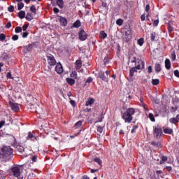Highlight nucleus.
<instances>
[{"label":"nucleus","instance_id":"f257e3e1","mask_svg":"<svg viewBox=\"0 0 179 179\" xmlns=\"http://www.w3.org/2000/svg\"><path fill=\"white\" fill-rule=\"evenodd\" d=\"M134 115H135V108H128L124 112H122V118L127 124L132 122Z\"/></svg>","mask_w":179,"mask_h":179},{"label":"nucleus","instance_id":"f03ea898","mask_svg":"<svg viewBox=\"0 0 179 179\" xmlns=\"http://www.w3.org/2000/svg\"><path fill=\"white\" fill-rule=\"evenodd\" d=\"M13 155V149L10 146H4L0 150V159L3 161H7L8 157H10Z\"/></svg>","mask_w":179,"mask_h":179},{"label":"nucleus","instance_id":"7ed1b4c3","mask_svg":"<svg viewBox=\"0 0 179 179\" xmlns=\"http://www.w3.org/2000/svg\"><path fill=\"white\" fill-rule=\"evenodd\" d=\"M10 176H13L17 179H20L21 172H20V166L17 165H14L10 169Z\"/></svg>","mask_w":179,"mask_h":179},{"label":"nucleus","instance_id":"20e7f679","mask_svg":"<svg viewBox=\"0 0 179 179\" xmlns=\"http://www.w3.org/2000/svg\"><path fill=\"white\" fill-rule=\"evenodd\" d=\"M46 59L48 64V68L50 71H51V69H52V66H55V65H57V60L55 59L54 55L50 53L46 55Z\"/></svg>","mask_w":179,"mask_h":179},{"label":"nucleus","instance_id":"39448f33","mask_svg":"<svg viewBox=\"0 0 179 179\" xmlns=\"http://www.w3.org/2000/svg\"><path fill=\"white\" fill-rule=\"evenodd\" d=\"M124 41L128 43L132 38V33L131 29H126L122 34Z\"/></svg>","mask_w":179,"mask_h":179},{"label":"nucleus","instance_id":"423d86ee","mask_svg":"<svg viewBox=\"0 0 179 179\" xmlns=\"http://www.w3.org/2000/svg\"><path fill=\"white\" fill-rule=\"evenodd\" d=\"M154 134H156V138L159 139L162 135H163V129L160 127L159 125L154 127Z\"/></svg>","mask_w":179,"mask_h":179},{"label":"nucleus","instance_id":"0eeeda50","mask_svg":"<svg viewBox=\"0 0 179 179\" xmlns=\"http://www.w3.org/2000/svg\"><path fill=\"white\" fill-rule=\"evenodd\" d=\"M78 37H79V39H80L81 41H85V40H87L88 35H87V34L86 33V31H85V30L82 29V30L78 33Z\"/></svg>","mask_w":179,"mask_h":179},{"label":"nucleus","instance_id":"6e6552de","mask_svg":"<svg viewBox=\"0 0 179 179\" xmlns=\"http://www.w3.org/2000/svg\"><path fill=\"white\" fill-rule=\"evenodd\" d=\"M9 106L11 110H13V111H15V113H17V111L20 110V108H19V104L13 103L12 101H9Z\"/></svg>","mask_w":179,"mask_h":179},{"label":"nucleus","instance_id":"1a4fd4ad","mask_svg":"<svg viewBox=\"0 0 179 179\" xmlns=\"http://www.w3.org/2000/svg\"><path fill=\"white\" fill-rule=\"evenodd\" d=\"M98 78L103 82H108V76H106L104 71H99L98 73Z\"/></svg>","mask_w":179,"mask_h":179},{"label":"nucleus","instance_id":"9d476101","mask_svg":"<svg viewBox=\"0 0 179 179\" xmlns=\"http://www.w3.org/2000/svg\"><path fill=\"white\" fill-rule=\"evenodd\" d=\"M55 71L59 75H61L62 72H64V69L62 68V64L61 63H57L56 66H55Z\"/></svg>","mask_w":179,"mask_h":179},{"label":"nucleus","instance_id":"9b49d317","mask_svg":"<svg viewBox=\"0 0 179 179\" xmlns=\"http://www.w3.org/2000/svg\"><path fill=\"white\" fill-rule=\"evenodd\" d=\"M138 64H139L134 67L136 68V71H138V69H143V68H145V62L140 60L138 61Z\"/></svg>","mask_w":179,"mask_h":179},{"label":"nucleus","instance_id":"f8f14e48","mask_svg":"<svg viewBox=\"0 0 179 179\" xmlns=\"http://www.w3.org/2000/svg\"><path fill=\"white\" fill-rule=\"evenodd\" d=\"M80 26H82V23L80 22V20H77L71 27V29H79Z\"/></svg>","mask_w":179,"mask_h":179},{"label":"nucleus","instance_id":"ddd939ff","mask_svg":"<svg viewBox=\"0 0 179 179\" xmlns=\"http://www.w3.org/2000/svg\"><path fill=\"white\" fill-rule=\"evenodd\" d=\"M59 22L61 26H66V24H68V20H66L64 17H60Z\"/></svg>","mask_w":179,"mask_h":179},{"label":"nucleus","instance_id":"4468645a","mask_svg":"<svg viewBox=\"0 0 179 179\" xmlns=\"http://www.w3.org/2000/svg\"><path fill=\"white\" fill-rule=\"evenodd\" d=\"M165 68L168 71L171 69V62H170V59H166L165 60Z\"/></svg>","mask_w":179,"mask_h":179},{"label":"nucleus","instance_id":"2eb2a0df","mask_svg":"<svg viewBox=\"0 0 179 179\" xmlns=\"http://www.w3.org/2000/svg\"><path fill=\"white\" fill-rule=\"evenodd\" d=\"M15 149L17 152H20V153H24V147L22 145H17L15 146Z\"/></svg>","mask_w":179,"mask_h":179},{"label":"nucleus","instance_id":"dca6fc26","mask_svg":"<svg viewBox=\"0 0 179 179\" xmlns=\"http://www.w3.org/2000/svg\"><path fill=\"white\" fill-rule=\"evenodd\" d=\"M96 101L95 99L93 98H89L88 100L86 101L85 106H92V104H94V102Z\"/></svg>","mask_w":179,"mask_h":179},{"label":"nucleus","instance_id":"f3484780","mask_svg":"<svg viewBox=\"0 0 179 179\" xmlns=\"http://www.w3.org/2000/svg\"><path fill=\"white\" fill-rule=\"evenodd\" d=\"M164 133L168 135H171L173 134V129L170 127L164 128Z\"/></svg>","mask_w":179,"mask_h":179},{"label":"nucleus","instance_id":"a211bd4d","mask_svg":"<svg viewBox=\"0 0 179 179\" xmlns=\"http://www.w3.org/2000/svg\"><path fill=\"white\" fill-rule=\"evenodd\" d=\"M82 68V61L80 59H78L76 62V69L79 70Z\"/></svg>","mask_w":179,"mask_h":179},{"label":"nucleus","instance_id":"6ab92c4d","mask_svg":"<svg viewBox=\"0 0 179 179\" xmlns=\"http://www.w3.org/2000/svg\"><path fill=\"white\" fill-rule=\"evenodd\" d=\"M66 83L70 85V86H73L75 85V79L71 78H67L66 79Z\"/></svg>","mask_w":179,"mask_h":179},{"label":"nucleus","instance_id":"aec40b11","mask_svg":"<svg viewBox=\"0 0 179 179\" xmlns=\"http://www.w3.org/2000/svg\"><path fill=\"white\" fill-rule=\"evenodd\" d=\"M34 47H36V43H32L29 45L26 46V48L27 51L31 52L33 50V48H34Z\"/></svg>","mask_w":179,"mask_h":179},{"label":"nucleus","instance_id":"412c9836","mask_svg":"<svg viewBox=\"0 0 179 179\" xmlns=\"http://www.w3.org/2000/svg\"><path fill=\"white\" fill-rule=\"evenodd\" d=\"M135 72H138V70H136V68L133 67L129 69L130 78H134V75Z\"/></svg>","mask_w":179,"mask_h":179},{"label":"nucleus","instance_id":"4be33fe9","mask_svg":"<svg viewBox=\"0 0 179 179\" xmlns=\"http://www.w3.org/2000/svg\"><path fill=\"white\" fill-rule=\"evenodd\" d=\"M167 156L161 157V160L159 162H157V164H164L165 162H167Z\"/></svg>","mask_w":179,"mask_h":179},{"label":"nucleus","instance_id":"5701e85b","mask_svg":"<svg viewBox=\"0 0 179 179\" xmlns=\"http://www.w3.org/2000/svg\"><path fill=\"white\" fill-rule=\"evenodd\" d=\"M25 19H27L28 22H31V20H33V14L31 13H27Z\"/></svg>","mask_w":179,"mask_h":179},{"label":"nucleus","instance_id":"b1692460","mask_svg":"<svg viewBox=\"0 0 179 179\" xmlns=\"http://www.w3.org/2000/svg\"><path fill=\"white\" fill-rule=\"evenodd\" d=\"M26 17V12L21 10L18 13V17H20V19H24V17Z\"/></svg>","mask_w":179,"mask_h":179},{"label":"nucleus","instance_id":"393cba45","mask_svg":"<svg viewBox=\"0 0 179 179\" xmlns=\"http://www.w3.org/2000/svg\"><path fill=\"white\" fill-rule=\"evenodd\" d=\"M57 5L60 9H62L64 8V0H57Z\"/></svg>","mask_w":179,"mask_h":179},{"label":"nucleus","instance_id":"a878e982","mask_svg":"<svg viewBox=\"0 0 179 179\" xmlns=\"http://www.w3.org/2000/svg\"><path fill=\"white\" fill-rule=\"evenodd\" d=\"M155 71L157 72V73H159V72H161L162 71V66L160 65V64H156L155 66Z\"/></svg>","mask_w":179,"mask_h":179},{"label":"nucleus","instance_id":"bb28decb","mask_svg":"<svg viewBox=\"0 0 179 179\" xmlns=\"http://www.w3.org/2000/svg\"><path fill=\"white\" fill-rule=\"evenodd\" d=\"M103 63H104V65H107L108 64H110V57H108V55H106V57H104Z\"/></svg>","mask_w":179,"mask_h":179},{"label":"nucleus","instance_id":"cd10ccee","mask_svg":"<svg viewBox=\"0 0 179 179\" xmlns=\"http://www.w3.org/2000/svg\"><path fill=\"white\" fill-rule=\"evenodd\" d=\"M100 38L104 40V38H107V34L104 32V31H100Z\"/></svg>","mask_w":179,"mask_h":179},{"label":"nucleus","instance_id":"c85d7f7f","mask_svg":"<svg viewBox=\"0 0 179 179\" xmlns=\"http://www.w3.org/2000/svg\"><path fill=\"white\" fill-rule=\"evenodd\" d=\"M160 83V80L159 79H152V84L154 86H157V85H159Z\"/></svg>","mask_w":179,"mask_h":179},{"label":"nucleus","instance_id":"c756f323","mask_svg":"<svg viewBox=\"0 0 179 179\" xmlns=\"http://www.w3.org/2000/svg\"><path fill=\"white\" fill-rule=\"evenodd\" d=\"M148 118L152 121V122H155L156 119L155 118V115H153V113H149Z\"/></svg>","mask_w":179,"mask_h":179},{"label":"nucleus","instance_id":"7c9ffc66","mask_svg":"<svg viewBox=\"0 0 179 179\" xmlns=\"http://www.w3.org/2000/svg\"><path fill=\"white\" fill-rule=\"evenodd\" d=\"M138 45L142 47L143 45V43H145V39L143 38H141L137 41Z\"/></svg>","mask_w":179,"mask_h":179},{"label":"nucleus","instance_id":"2f4dec72","mask_svg":"<svg viewBox=\"0 0 179 179\" xmlns=\"http://www.w3.org/2000/svg\"><path fill=\"white\" fill-rule=\"evenodd\" d=\"M124 20L121 18L116 20V24H117V26H122Z\"/></svg>","mask_w":179,"mask_h":179},{"label":"nucleus","instance_id":"473e14b6","mask_svg":"<svg viewBox=\"0 0 179 179\" xmlns=\"http://www.w3.org/2000/svg\"><path fill=\"white\" fill-rule=\"evenodd\" d=\"M33 138H34V135H33V133H31V131H29L28 133V136H27V139H31V141H33Z\"/></svg>","mask_w":179,"mask_h":179},{"label":"nucleus","instance_id":"72a5a7b5","mask_svg":"<svg viewBox=\"0 0 179 179\" xmlns=\"http://www.w3.org/2000/svg\"><path fill=\"white\" fill-rule=\"evenodd\" d=\"M179 120H177V119L176 117H171L169 120V122H171V124H177Z\"/></svg>","mask_w":179,"mask_h":179},{"label":"nucleus","instance_id":"f704fd0d","mask_svg":"<svg viewBox=\"0 0 179 179\" xmlns=\"http://www.w3.org/2000/svg\"><path fill=\"white\" fill-rule=\"evenodd\" d=\"M17 6L18 10H22V9H23V8L24 7V3H23V2H20L17 3Z\"/></svg>","mask_w":179,"mask_h":179},{"label":"nucleus","instance_id":"c9c22d12","mask_svg":"<svg viewBox=\"0 0 179 179\" xmlns=\"http://www.w3.org/2000/svg\"><path fill=\"white\" fill-rule=\"evenodd\" d=\"M94 162H95V163H97L99 166H101V164H103V162L101 161V159H100V158H95L94 159Z\"/></svg>","mask_w":179,"mask_h":179},{"label":"nucleus","instance_id":"e433bc0d","mask_svg":"<svg viewBox=\"0 0 179 179\" xmlns=\"http://www.w3.org/2000/svg\"><path fill=\"white\" fill-rule=\"evenodd\" d=\"M71 78H73L74 79H78V73H76V71H73L71 73Z\"/></svg>","mask_w":179,"mask_h":179},{"label":"nucleus","instance_id":"4c0bfd02","mask_svg":"<svg viewBox=\"0 0 179 179\" xmlns=\"http://www.w3.org/2000/svg\"><path fill=\"white\" fill-rule=\"evenodd\" d=\"M138 128H139V126L138 125L133 126V129L131 131V134H135V132H136V129H138Z\"/></svg>","mask_w":179,"mask_h":179},{"label":"nucleus","instance_id":"58836bf2","mask_svg":"<svg viewBox=\"0 0 179 179\" xmlns=\"http://www.w3.org/2000/svg\"><path fill=\"white\" fill-rule=\"evenodd\" d=\"M30 10L32 13H36L37 12V9H36V6L33 5L30 7Z\"/></svg>","mask_w":179,"mask_h":179},{"label":"nucleus","instance_id":"ea45409f","mask_svg":"<svg viewBox=\"0 0 179 179\" xmlns=\"http://www.w3.org/2000/svg\"><path fill=\"white\" fill-rule=\"evenodd\" d=\"M155 38H156V32H152V33L150 34V39H151V41H155Z\"/></svg>","mask_w":179,"mask_h":179},{"label":"nucleus","instance_id":"a19ab883","mask_svg":"<svg viewBox=\"0 0 179 179\" xmlns=\"http://www.w3.org/2000/svg\"><path fill=\"white\" fill-rule=\"evenodd\" d=\"M82 122H82L81 120L77 122L75 124L74 127H75L76 128H79V127H82Z\"/></svg>","mask_w":179,"mask_h":179},{"label":"nucleus","instance_id":"79ce46f5","mask_svg":"<svg viewBox=\"0 0 179 179\" xmlns=\"http://www.w3.org/2000/svg\"><path fill=\"white\" fill-rule=\"evenodd\" d=\"M96 129H97V132H99V134H103V127L97 126Z\"/></svg>","mask_w":179,"mask_h":179},{"label":"nucleus","instance_id":"37998d69","mask_svg":"<svg viewBox=\"0 0 179 179\" xmlns=\"http://www.w3.org/2000/svg\"><path fill=\"white\" fill-rule=\"evenodd\" d=\"M5 38H6V36H5V34H1L0 41H5Z\"/></svg>","mask_w":179,"mask_h":179},{"label":"nucleus","instance_id":"c03bdc74","mask_svg":"<svg viewBox=\"0 0 179 179\" xmlns=\"http://www.w3.org/2000/svg\"><path fill=\"white\" fill-rule=\"evenodd\" d=\"M15 33H22V27H17L15 29Z\"/></svg>","mask_w":179,"mask_h":179},{"label":"nucleus","instance_id":"a18cd8bd","mask_svg":"<svg viewBox=\"0 0 179 179\" xmlns=\"http://www.w3.org/2000/svg\"><path fill=\"white\" fill-rule=\"evenodd\" d=\"M173 31V27H171V24L169 22L168 31L169 33H171Z\"/></svg>","mask_w":179,"mask_h":179},{"label":"nucleus","instance_id":"49530a36","mask_svg":"<svg viewBox=\"0 0 179 179\" xmlns=\"http://www.w3.org/2000/svg\"><path fill=\"white\" fill-rule=\"evenodd\" d=\"M101 6H102V8H105L106 9V10H108V6L107 5V3L106 2L103 1Z\"/></svg>","mask_w":179,"mask_h":179},{"label":"nucleus","instance_id":"de8ad7c7","mask_svg":"<svg viewBox=\"0 0 179 179\" xmlns=\"http://www.w3.org/2000/svg\"><path fill=\"white\" fill-rule=\"evenodd\" d=\"M8 12H14L15 10V7L13 6H10L8 8Z\"/></svg>","mask_w":179,"mask_h":179},{"label":"nucleus","instance_id":"09e8293b","mask_svg":"<svg viewBox=\"0 0 179 179\" xmlns=\"http://www.w3.org/2000/svg\"><path fill=\"white\" fill-rule=\"evenodd\" d=\"M176 52H172V53H171V59H172V61H176Z\"/></svg>","mask_w":179,"mask_h":179},{"label":"nucleus","instance_id":"8fccbe9b","mask_svg":"<svg viewBox=\"0 0 179 179\" xmlns=\"http://www.w3.org/2000/svg\"><path fill=\"white\" fill-rule=\"evenodd\" d=\"M12 40H13V41H16L19 40V36H17V35H13V36H12Z\"/></svg>","mask_w":179,"mask_h":179},{"label":"nucleus","instance_id":"3c124183","mask_svg":"<svg viewBox=\"0 0 179 179\" xmlns=\"http://www.w3.org/2000/svg\"><path fill=\"white\" fill-rule=\"evenodd\" d=\"M150 10V5L148 3L145 6V12H147V13H149Z\"/></svg>","mask_w":179,"mask_h":179},{"label":"nucleus","instance_id":"603ef678","mask_svg":"<svg viewBox=\"0 0 179 179\" xmlns=\"http://www.w3.org/2000/svg\"><path fill=\"white\" fill-rule=\"evenodd\" d=\"M103 119H104V116H103V115H101V116L98 117V121H96V122H101Z\"/></svg>","mask_w":179,"mask_h":179},{"label":"nucleus","instance_id":"864d4df0","mask_svg":"<svg viewBox=\"0 0 179 179\" xmlns=\"http://www.w3.org/2000/svg\"><path fill=\"white\" fill-rule=\"evenodd\" d=\"M92 82H93V78L92 77H89L86 80V83H92Z\"/></svg>","mask_w":179,"mask_h":179},{"label":"nucleus","instance_id":"5fc2aeb1","mask_svg":"<svg viewBox=\"0 0 179 179\" xmlns=\"http://www.w3.org/2000/svg\"><path fill=\"white\" fill-rule=\"evenodd\" d=\"M141 106L146 111H149V108H148V105L146 103H143Z\"/></svg>","mask_w":179,"mask_h":179},{"label":"nucleus","instance_id":"6e6d98bb","mask_svg":"<svg viewBox=\"0 0 179 179\" xmlns=\"http://www.w3.org/2000/svg\"><path fill=\"white\" fill-rule=\"evenodd\" d=\"M7 79H13V77H12V73L10 72H8L6 76Z\"/></svg>","mask_w":179,"mask_h":179},{"label":"nucleus","instance_id":"4d7b16f0","mask_svg":"<svg viewBox=\"0 0 179 179\" xmlns=\"http://www.w3.org/2000/svg\"><path fill=\"white\" fill-rule=\"evenodd\" d=\"M12 27V23L10 22H8L6 25V29H10Z\"/></svg>","mask_w":179,"mask_h":179},{"label":"nucleus","instance_id":"13d9d810","mask_svg":"<svg viewBox=\"0 0 179 179\" xmlns=\"http://www.w3.org/2000/svg\"><path fill=\"white\" fill-rule=\"evenodd\" d=\"M141 22H145V20H146V16L145 15V13L141 16Z\"/></svg>","mask_w":179,"mask_h":179},{"label":"nucleus","instance_id":"bf43d9fd","mask_svg":"<svg viewBox=\"0 0 179 179\" xmlns=\"http://www.w3.org/2000/svg\"><path fill=\"white\" fill-rule=\"evenodd\" d=\"M37 155H34V156H33L32 157H31V161L33 162H37Z\"/></svg>","mask_w":179,"mask_h":179},{"label":"nucleus","instance_id":"052dcab7","mask_svg":"<svg viewBox=\"0 0 179 179\" xmlns=\"http://www.w3.org/2000/svg\"><path fill=\"white\" fill-rule=\"evenodd\" d=\"M3 59H5L6 61H8V59H9V55H8V54L5 53L3 55Z\"/></svg>","mask_w":179,"mask_h":179},{"label":"nucleus","instance_id":"680f3d73","mask_svg":"<svg viewBox=\"0 0 179 179\" xmlns=\"http://www.w3.org/2000/svg\"><path fill=\"white\" fill-rule=\"evenodd\" d=\"M29 27V24H24L22 26V30L23 31H26L27 30V28Z\"/></svg>","mask_w":179,"mask_h":179},{"label":"nucleus","instance_id":"e2e57ef3","mask_svg":"<svg viewBox=\"0 0 179 179\" xmlns=\"http://www.w3.org/2000/svg\"><path fill=\"white\" fill-rule=\"evenodd\" d=\"M174 75L176 76V78H179V71L178 70H175L174 71Z\"/></svg>","mask_w":179,"mask_h":179},{"label":"nucleus","instance_id":"0e129e2a","mask_svg":"<svg viewBox=\"0 0 179 179\" xmlns=\"http://www.w3.org/2000/svg\"><path fill=\"white\" fill-rule=\"evenodd\" d=\"M160 159H162V157L160 156H158L157 157L154 158V160H155V162H157V163H159V162H160Z\"/></svg>","mask_w":179,"mask_h":179},{"label":"nucleus","instance_id":"69168bd1","mask_svg":"<svg viewBox=\"0 0 179 179\" xmlns=\"http://www.w3.org/2000/svg\"><path fill=\"white\" fill-rule=\"evenodd\" d=\"M153 69H152V66H150L148 69V73H152Z\"/></svg>","mask_w":179,"mask_h":179},{"label":"nucleus","instance_id":"338daca9","mask_svg":"<svg viewBox=\"0 0 179 179\" xmlns=\"http://www.w3.org/2000/svg\"><path fill=\"white\" fill-rule=\"evenodd\" d=\"M27 36H29V33L28 32H24L22 34L23 38H26L27 37Z\"/></svg>","mask_w":179,"mask_h":179},{"label":"nucleus","instance_id":"774afa93","mask_svg":"<svg viewBox=\"0 0 179 179\" xmlns=\"http://www.w3.org/2000/svg\"><path fill=\"white\" fill-rule=\"evenodd\" d=\"M159 24V20H155L153 22V26H157Z\"/></svg>","mask_w":179,"mask_h":179}]
</instances>
